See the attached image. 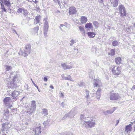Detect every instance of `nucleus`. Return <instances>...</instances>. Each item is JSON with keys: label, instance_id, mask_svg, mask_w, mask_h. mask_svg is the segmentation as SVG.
Masks as SVG:
<instances>
[{"label": "nucleus", "instance_id": "obj_1", "mask_svg": "<svg viewBox=\"0 0 135 135\" xmlns=\"http://www.w3.org/2000/svg\"><path fill=\"white\" fill-rule=\"evenodd\" d=\"M31 51V45L28 44L26 45L24 50H20V51L18 53L20 55H22L24 57L27 56L28 54L30 53Z\"/></svg>", "mask_w": 135, "mask_h": 135}, {"label": "nucleus", "instance_id": "obj_2", "mask_svg": "<svg viewBox=\"0 0 135 135\" xmlns=\"http://www.w3.org/2000/svg\"><path fill=\"white\" fill-rule=\"evenodd\" d=\"M7 92L8 94L11 95L13 99L15 101L18 99L17 97L20 94V91L17 90H11L10 88L8 89Z\"/></svg>", "mask_w": 135, "mask_h": 135}, {"label": "nucleus", "instance_id": "obj_3", "mask_svg": "<svg viewBox=\"0 0 135 135\" xmlns=\"http://www.w3.org/2000/svg\"><path fill=\"white\" fill-rule=\"evenodd\" d=\"M11 78H13V80L11 81L10 83V87L11 89L15 87L17 85V82L16 81V76L13 73H11L9 76Z\"/></svg>", "mask_w": 135, "mask_h": 135}, {"label": "nucleus", "instance_id": "obj_4", "mask_svg": "<svg viewBox=\"0 0 135 135\" xmlns=\"http://www.w3.org/2000/svg\"><path fill=\"white\" fill-rule=\"evenodd\" d=\"M47 18L46 17L44 20V21H45L44 26V34L45 37H46L47 36V32L49 27L48 23L47 21Z\"/></svg>", "mask_w": 135, "mask_h": 135}, {"label": "nucleus", "instance_id": "obj_5", "mask_svg": "<svg viewBox=\"0 0 135 135\" xmlns=\"http://www.w3.org/2000/svg\"><path fill=\"white\" fill-rule=\"evenodd\" d=\"M36 104L35 101L33 100L31 102V107L29 109V110L27 111V113L29 115L32 113L35 110Z\"/></svg>", "mask_w": 135, "mask_h": 135}, {"label": "nucleus", "instance_id": "obj_6", "mask_svg": "<svg viewBox=\"0 0 135 135\" xmlns=\"http://www.w3.org/2000/svg\"><path fill=\"white\" fill-rule=\"evenodd\" d=\"M95 124L94 121L87 120L83 126L86 128H90L94 127Z\"/></svg>", "mask_w": 135, "mask_h": 135}, {"label": "nucleus", "instance_id": "obj_7", "mask_svg": "<svg viewBox=\"0 0 135 135\" xmlns=\"http://www.w3.org/2000/svg\"><path fill=\"white\" fill-rule=\"evenodd\" d=\"M119 12L121 15L123 16H126L127 15V13L125 9V8L122 5H120L119 6Z\"/></svg>", "mask_w": 135, "mask_h": 135}, {"label": "nucleus", "instance_id": "obj_8", "mask_svg": "<svg viewBox=\"0 0 135 135\" xmlns=\"http://www.w3.org/2000/svg\"><path fill=\"white\" fill-rule=\"evenodd\" d=\"M119 97L118 93L114 92V91H112L110 93V99L111 100H115L119 99Z\"/></svg>", "mask_w": 135, "mask_h": 135}, {"label": "nucleus", "instance_id": "obj_9", "mask_svg": "<svg viewBox=\"0 0 135 135\" xmlns=\"http://www.w3.org/2000/svg\"><path fill=\"white\" fill-rule=\"evenodd\" d=\"M126 31L129 33H134L135 32V23H132L131 26H129L126 28Z\"/></svg>", "mask_w": 135, "mask_h": 135}, {"label": "nucleus", "instance_id": "obj_10", "mask_svg": "<svg viewBox=\"0 0 135 135\" xmlns=\"http://www.w3.org/2000/svg\"><path fill=\"white\" fill-rule=\"evenodd\" d=\"M17 12L19 13H21L24 16H27L29 13L28 12L26 9H24V8H19L17 11Z\"/></svg>", "mask_w": 135, "mask_h": 135}, {"label": "nucleus", "instance_id": "obj_11", "mask_svg": "<svg viewBox=\"0 0 135 135\" xmlns=\"http://www.w3.org/2000/svg\"><path fill=\"white\" fill-rule=\"evenodd\" d=\"M93 86L94 88L98 87H100L102 86L101 81L98 79H94L93 80Z\"/></svg>", "mask_w": 135, "mask_h": 135}, {"label": "nucleus", "instance_id": "obj_12", "mask_svg": "<svg viewBox=\"0 0 135 135\" xmlns=\"http://www.w3.org/2000/svg\"><path fill=\"white\" fill-rule=\"evenodd\" d=\"M67 64V62L62 63L61 64V66L62 69L64 70L71 69L74 68V67L73 66H70V65Z\"/></svg>", "mask_w": 135, "mask_h": 135}, {"label": "nucleus", "instance_id": "obj_13", "mask_svg": "<svg viewBox=\"0 0 135 135\" xmlns=\"http://www.w3.org/2000/svg\"><path fill=\"white\" fill-rule=\"evenodd\" d=\"M112 72L114 75H119L121 72L120 68L117 66L114 67L112 69Z\"/></svg>", "mask_w": 135, "mask_h": 135}, {"label": "nucleus", "instance_id": "obj_14", "mask_svg": "<svg viewBox=\"0 0 135 135\" xmlns=\"http://www.w3.org/2000/svg\"><path fill=\"white\" fill-rule=\"evenodd\" d=\"M10 124L7 123H4L2 125V128L1 129L2 131H7L10 128Z\"/></svg>", "mask_w": 135, "mask_h": 135}, {"label": "nucleus", "instance_id": "obj_15", "mask_svg": "<svg viewBox=\"0 0 135 135\" xmlns=\"http://www.w3.org/2000/svg\"><path fill=\"white\" fill-rule=\"evenodd\" d=\"M76 12V9L74 7H71L69 9V12L70 15L75 14Z\"/></svg>", "mask_w": 135, "mask_h": 135}, {"label": "nucleus", "instance_id": "obj_16", "mask_svg": "<svg viewBox=\"0 0 135 135\" xmlns=\"http://www.w3.org/2000/svg\"><path fill=\"white\" fill-rule=\"evenodd\" d=\"M77 112V108L75 107L71 110L70 112V114L71 115L69 116L70 117H74Z\"/></svg>", "mask_w": 135, "mask_h": 135}, {"label": "nucleus", "instance_id": "obj_17", "mask_svg": "<svg viewBox=\"0 0 135 135\" xmlns=\"http://www.w3.org/2000/svg\"><path fill=\"white\" fill-rule=\"evenodd\" d=\"M80 119L81 120V124L83 126L87 120L86 119L84 115H81Z\"/></svg>", "mask_w": 135, "mask_h": 135}, {"label": "nucleus", "instance_id": "obj_18", "mask_svg": "<svg viewBox=\"0 0 135 135\" xmlns=\"http://www.w3.org/2000/svg\"><path fill=\"white\" fill-rule=\"evenodd\" d=\"M11 98L9 97H6L3 100V102L6 104L9 103L10 102H11Z\"/></svg>", "mask_w": 135, "mask_h": 135}, {"label": "nucleus", "instance_id": "obj_19", "mask_svg": "<svg viewBox=\"0 0 135 135\" xmlns=\"http://www.w3.org/2000/svg\"><path fill=\"white\" fill-rule=\"evenodd\" d=\"M132 125L131 124L126 126V127L125 132H127V133L130 132L132 130Z\"/></svg>", "mask_w": 135, "mask_h": 135}, {"label": "nucleus", "instance_id": "obj_20", "mask_svg": "<svg viewBox=\"0 0 135 135\" xmlns=\"http://www.w3.org/2000/svg\"><path fill=\"white\" fill-rule=\"evenodd\" d=\"M41 127V126H39V127H37L35 130V134L36 135H39V134L41 133V131L40 130Z\"/></svg>", "mask_w": 135, "mask_h": 135}, {"label": "nucleus", "instance_id": "obj_21", "mask_svg": "<svg viewBox=\"0 0 135 135\" xmlns=\"http://www.w3.org/2000/svg\"><path fill=\"white\" fill-rule=\"evenodd\" d=\"M68 76H69L68 77H67L65 76L64 74H62L61 75L62 78L63 79H64L65 80H70L72 81H74L73 80V79L71 78V76H70V75H68Z\"/></svg>", "mask_w": 135, "mask_h": 135}, {"label": "nucleus", "instance_id": "obj_22", "mask_svg": "<svg viewBox=\"0 0 135 135\" xmlns=\"http://www.w3.org/2000/svg\"><path fill=\"white\" fill-rule=\"evenodd\" d=\"M102 91V89L100 88H99L98 89L96 92V97L98 99H100V97L101 94L100 92Z\"/></svg>", "mask_w": 135, "mask_h": 135}, {"label": "nucleus", "instance_id": "obj_23", "mask_svg": "<svg viewBox=\"0 0 135 135\" xmlns=\"http://www.w3.org/2000/svg\"><path fill=\"white\" fill-rule=\"evenodd\" d=\"M88 19L86 17L82 16L80 18V21L82 24L86 23Z\"/></svg>", "mask_w": 135, "mask_h": 135}, {"label": "nucleus", "instance_id": "obj_24", "mask_svg": "<svg viewBox=\"0 0 135 135\" xmlns=\"http://www.w3.org/2000/svg\"><path fill=\"white\" fill-rule=\"evenodd\" d=\"M41 17V16L40 15L36 16L35 17V19L34 20V23L35 24L39 23L40 22Z\"/></svg>", "mask_w": 135, "mask_h": 135}, {"label": "nucleus", "instance_id": "obj_25", "mask_svg": "<svg viewBox=\"0 0 135 135\" xmlns=\"http://www.w3.org/2000/svg\"><path fill=\"white\" fill-rule=\"evenodd\" d=\"M110 1L113 7H115L117 6L118 3V0H111Z\"/></svg>", "mask_w": 135, "mask_h": 135}, {"label": "nucleus", "instance_id": "obj_26", "mask_svg": "<svg viewBox=\"0 0 135 135\" xmlns=\"http://www.w3.org/2000/svg\"><path fill=\"white\" fill-rule=\"evenodd\" d=\"M116 108L114 107L111 109L108 110L105 112V113L108 114H111L114 112V110L116 109Z\"/></svg>", "mask_w": 135, "mask_h": 135}, {"label": "nucleus", "instance_id": "obj_27", "mask_svg": "<svg viewBox=\"0 0 135 135\" xmlns=\"http://www.w3.org/2000/svg\"><path fill=\"white\" fill-rule=\"evenodd\" d=\"M115 62L117 64H120L121 62L122 59L120 57H117L115 59Z\"/></svg>", "mask_w": 135, "mask_h": 135}, {"label": "nucleus", "instance_id": "obj_28", "mask_svg": "<svg viewBox=\"0 0 135 135\" xmlns=\"http://www.w3.org/2000/svg\"><path fill=\"white\" fill-rule=\"evenodd\" d=\"M87 34L90 38H93L95 37V34L93 32H89L87 33Z\"/></svg>", "mask_w": 135, "mask_h": 135}, {"label": "nucleus", "instance_id": "obj_29", "mask_svg": "<svg viewBox=\"0 0 135 135\" xmlns=\"http://www.w3.org/2000/svg\"><path fill=\"white\" fill-rule=\"evenodd\" d=\"M50 120L48 118L46 121H45L43 123V124L45 127H47L49 126V122Z\"/></svg>", "mask_w": 135, "mask_h": 135}, {"label": "nucleus", "instance_id": "obj_30", "mask_svg": "<svg viewBox=\"0 0 135 135\" xmlns=\"http://www.w3.org/2000/svg\"><path fill=\"white\" fill-rule=\"evenodd\" d=\"M85 27L86 28H89L91 29L93 28L92 24L90 23H89L86 24L85 25Z\"/></svg>", "mask_w": 135, "mask_h": 135}, {"label": "nucleus", "instance_id": "obj_31", "mask_svg": "<svg viewBox=\"0 0 135 135\" xmlns=\"http://www.w3.org/2000/svg\"><path fill=\"white\" fill-rule=\"evenodd\" d=\"M3 3L5 5L7 6H8L10 4V1L8 0H3L2 1Z\"/></svg>", "mask_w": 135, "mask_h": 135}, {"label": "nucleus", "instance_id": "obj_32", "mask_svg": "<svg viewBox=\"0 0 135 135\" xmlns=\"http://www.w3.org/2000/svg\"><path fill=\"white\" fill-rule=\"evenodd\" d=\"M109 55L113 56L115 54V51L114 49H112L110 50V52L108 53Z\"/></svg>", "mask_w": 135, "mask_h": 135}, {"label": "nucleus", "instance_id": "obj_33", "mask_svg": "<svg viewBox=\"0 0 135 135\" xmlns=\"http://www.w3.org/2000/svg\"><path fill=\"white\" fill-rule=\"evenodd\" d=\"M66 27L64 25L62 24H60L59 27V28L62 31H64L63 29H65Z\"/></svg>", "mask_w": 135, "mask_h": 135}, {"label": "nucleus", "instance_id": "obj_34", "mask_svg": "<svg viewBox=\"0 0 135 135\" xmlns=\"http://www.w3.org/2000/svg\"><path fill=\"white\" fill-rule=\"evenodd\" d=\"M48 114V110L47 109H43V115L44 116H46Z\"/></svg>", "mask_w": 135, "mask_h": 135}, {"label": "nucleus", "instance_id": "obj_35", "mask_svg": "<svg viewBox=\"0 0 135 135\" xmlns=\"http://www.w3.org/2000/svg\"><path fill=\"white\" fill-rule=\"evenodd\" d=\"M80 31L82 32V33H85V31L84 28L82 26H80L79 27Z\"/></svg>", "mask_w": 135, "mask_h": 135}, {"label": "nucleus", "instance_id": "obj_36", "mask_svg": "<svg viewBox=\"0 0 135 135\" xmlns=\"http://www.w3.org/2000/svg\"><path fill=\"white\" fill-rule=\"evenodd\" d=\"M119 44L118 42L116 40L114 41L112 43V44L113 46H117Z\"/></svg>", "mask_w": 135, "mask_h": 135}, {"label": "nucleus", "instance_id": "obj_37", "mask_svg": "<svg viewBox=\"0 0 135 135\" xmlns=\"http://www.w3.org/2000/svg\"><path fill=\"white\" fill-rule=\"evenodd\" d=\"M93 24L95 28H97L98 27L99 23L97 21H94L93 22Z\"/></svg>", "mask_w": 135, "mask_h": 135}, {"label": "nucleus", "instance_id": "obj_38", "mask_svg": "<svg viewBox=\"0 0 135 135\" xmlns=\"http://www.w3.org/2000/svg\"><path fill=\"white\" fill-rule=\"evenodd\" d=\"M78 85L79 86L82 87L84 86L85 83L83 81H80L78 83Z\"/></svg>", "mask_w": 135, "mask_h": 135}, {"label": "nucleus", "instance_id": "obj_39", "mask_svg": "<svg viewBox=\"0 0 135 135\" xmlns=\"http://www.w3.org/2000/svg\"><path fill=\"white\" fill-rule=\"evenodd\" d=\"M12 69V67L10 66L6 65V71H9Z\"/></svg>", "mask_w": 135, "mask_h": 135}, {"label": "nucleus", "instance_id": "obj_40", "mask_svg": "<svg viewBox=\"0 0 135 135\" xmlns=\"http://www.w3.org/2000/svg\"><path fill=\"white\" fill-rule=\"evenodd\" d=\"M63 2L64 3V4H63L64 7H67L68 6V4L69 3L68 1H64Z\"/></svg>", "mask_w": 135, "mask_h": 135}, {"label": "nucleus", "instance_id": "obj_41", "mask_svg": "<svg viewBox=\"0 0 135 135\" xmlns=\"http://www.w3.org/2000/svg\"><path fill=\"white\" fill-rule=\"evenodd\" d=\"M54 1L55 2L57 3L60 6H61L60 0H54Z\"/></svg>", "mask_w": 135, "mask_h": 135}, {"label": "nucleus", "instance_id": "obj_42", "mask_svg": "<svg viewBox=\"0 0 135 135\" xmlns=\"http://www.w3.org/2000/svg\"><path fill=\"white\" fill-rule=\"evenodd\" d=\"M39 27L38 26L35 27L33 28V30L35 32H38V30H39Z\"/></svg>", "mask_w": 135, "mask_h": 135}, {"label": "nucleus", "instance_id": "obj_43", "mask_svg": "<svg viewBox=\"0 0 135 135\" xmlns=\"http://www.w3.org/2000/svg\"><path fill=\"white\" fill-rule=\"evenodd\" d=\"M86 98H88L89 97V91L88 90H86Z\"/></svg>", "mask_w": 135, "mask_h": 135}, {"label": "nucleus", "instance_id": "obj_44", "mask_svg": "<svg viewBox=\"0 0 135 135\" xmlns=\"http://www.w3.org/2000/svg\"><path fill=\"white\" fill-rule=\"evenodd\" d=\"M71 114H70V113L69 114H66L64 116V117H63V119H65L67 117H70V116H69Z\"/></svg>", "mask_w": 135, "mask_h": 135}, {"label": "nucleus", "instance_id": "obj_45", "mask_svg": "<svg viewBox=\"0 0 135 135\" xmlns=\"http://www.w3.org/2000/svg\"><path fill=\"white\" fill-rule=\"evenodd\" d=\"M70 42H71L70 44V46L74 44V43L75 42V41L73 39H72L71 40Z\"/></svg>", "mask_w": 135, "mask_h": 135}, {"label": "nucleus", "instance_id": "obj_46", "mask_svg": "<svg viewBox=\"0 0 135 135\" xmlns=\"http://www.w3.org/2000/svg\"><path fill=\"white\" fill-rule=\"evenodd\" d=\"M64 135H75L72 133L70 132H69L67 133L66 134H64Z\"/></svg>", "mask_w": 135, "mask_h": 135}, {"label": "nucleus", "instance_id": "obj_47", "mask_svg": "<svg viewBox=\"0 0 135 135\" xmlns=\"http://www.w3.org/2000/svg\"><path fill=\"white\" fill-rule=\"evenodd\" d=\"M47 78L48 77L47 76H45V77H44V81L46 82L48 80Z\"/></svg>", "mask_w": 135, "mask_h": 135}, {"label": "nucleus", "instance_id": "obj_48", "mask_svg": "<svg viewBox=\"0 0 135 135\" xmlns=\"http://www.w3.org/2000/svg\"><path fill=\"white\" fill-rule=\"evenodd\" d=\"M31 81H32V82L33 85L35 86L36 87V88H37V89H38V86L36 85L34 82L32 80V79H31Z\"/></svg>", "mask_w": 135, "mask_h": 135}, {"label": "nucleus", "instance_id": "obj_49", "mask_svg": "<svg viewBox=\"0 0 135 135\" xmlns=\"http://www.w3.org/2000/svg\"><path fill=\"white\" fill-rule=\"evenodd\" d=\"M9 113V111L8 109H7L6 111L5 112V115H6V114H7V115Z\"/></svg>", "mask_w": 135, "mask_h": 135}, {"label": "nucleus", "instance_id": "obj_50", "mask_svg": "<svg viewBox=\"0 0 135 135\" xmlns=\"http://www.w3.org/2000/svg\"><path fill=\"white\" fill-rule=\"evenodd\" d=\"M132 124L134 125V130L135 131V120L133 122H130Z\"/></svg>", "mask_w": 135, "mask_h": 135}, {"label": "nucleus", "instance_id": "obj_51", "mask_svg": "<svg viewBox=\"0 0 135 135\" xmlns=\"http://www.w3.org/2000/svg\"><path fill=\"white\" fill-rule=\"evenodd\" d=\"M24 87L25 88V89L26 90H28V86L27 85H25L24 86Z\"/></svg>", "mask_w": 135, "mask_h": 135}, {"label": "nucleus", "instance_id": "obj_52", "mask_svg": "<svg viewBox=\"0 0 135 135\" xmlns=\"http://www.w3.org/2000/svg\"><path fill=\"white\" fill-rule=\"evenodd\" d=\"M64 102H62L61 103V105L62 106V107L63 108H64Z\"/></svg>", "mask_w": 135, "mask_h": 135}, {"label": "nucleus", "instance_id": "obj_53", "mask_svg": "<svg viewBox=\"0 0 135 135\" xmlns=\"http://www.w3.org/2000/svg\"><path fill=\"white\" fill-rule=\"evenodd\" d=\"M60 96L61 97H62V98H63L64 97V94L62 93H61V92L60 93Z\"/></svg>", "mask_w": 135, "mask_h": 135}, {"label": "nucleus", "instance_id": "obj_54", "mask_svg": "<svg viewBox=\"0 0 135 135\" xmlns=\"http://www.w3.org/2000/svg\"><path fill=\"white\" fill-rule=\"evenodd\" d=\"M119 120H117V121H116L117 123H116V124L115 125V126H117L118 124V123H119Z\"/></svg>", "mask_w": 135, "mask_h": 135}, {"label": "nucleus", "instance_id": "obj_55", "mask_svg": "<svg viewBox=\"0 0 135 135\" xmlns=\"http://www.w3.org/2000/svg\"><path fill=\"white\" fill-rule=\"evenodd\" d=\"M50 88H51V89H54V86H53V85H51L50 86Z\"/></svg>", "mask_w": 135, "mask_h": 135}, {"label": "nucleus", "instance_id": "obj_56", "mask_svg": "<svg viewBox=\"0 0 135 135\" xmlns=\"http://www.w3.org/2000/svg\"><path fill=\"white\" fill-rule=\"evenodd\" d=\"M99 2L100 3H103V0H98Z\"/></svg>", "mask_w": 135, "mask_h": 135}, {"label": "nucleus", "instance_id": "obj_57", "mask_svg": "<svg viewBox=\"0 0 135 135\" xmlns=\"http://www.w3.org/2000/svg\"><path fill=\"white\" fill-rule=\"evenodd\" d=\"M132 89H135V85H133L132 88Z\"/></svg>", "mask_w": 135, "mask_h": 135}, {"label": "nucleus", "instance_id": "obj_58", "mask_svg": "<svg viewBox=\"0 0 135 135\" xmlns=\"http://www.w3.org/2000/svg\"><path fill=\"white\" fill-rule=\"evenodd\" d=\"M3 11L4 12H6V9L4 7H3Z\"/></svg>", "mask_w": 135, "mask_h": 135}, {"label": "nucleus", "instance_id": "obj_59", "mask_svg": "<svg viewBox=\"0 0 135 135\" xmlns=\"http://www.w3.org/2000/svg\"><path fill=\"white\" fill-rule=\"evenodd\" d=\"M74 50H77V52L78 53V49L76 48H74Z\"/></svg>", "mask_w": 135, "mask_h": 135}, {"label": "nucleus", "instance_id": "obj_60", "mask_svg": "<svg viewBox=\"0 0 135 135\" xmlns=\"http://www.w3.org/2000/svg\"><path fill=\"white\" fill-rule=\"evenodd\" d=\"M55 12L56 13H57L58 12H60V11L58 10H57V11H56Z\"/></svg>", "mask_w": 135, "mask_h": 135}, {"label": "nucleus", "instance_id": "obj_61", "mask_svg": "<svg viewBox=\"0 0 135 135\" xmlns=\"http://www.w3.org/2000/svg\"><path fill=\"white\" fill-rule=\"evenodd\" d=\"M13 31L15 32V33H16L17 35H18L17 33V32H16V31L15 30H13Z\"/></svg>", "mask_w": 135, "mask_h": 135}, {"label": "nucleus", "instance_id": "obj_62", "mask_svg": "<svg viewBox=\"0 0 135 135\" xmlns=\"http://www.w3.org/2000/svg\"><path fill=\"white\" fill-rule=\"evenodd\" d=\"M32 1L34 2H36V0H32Z\"/></svg>", "mask_w": 135, "mask_h": 135}, {"label": "nucleus", "instance_id": "obj_63", "mask_svg": "<svg viewBox=\"0 0 135 135\" xmlns=\"http://www.w3.org/2000/svg\"><path fill=\"white\" fill-rule=\"evenodd\" d=\"M93 91H95L94 90V89H93Z\"/></svg>", "mask_w": 135, "mask_h": 135}, {"label": "nucleus", "instance_id": "obj_64", "mask_svg": "<svg viewBox=\"0 0 135 135\" xmlns=\"http://www.w3.org/2000/svg\"><path fill=\"white\" fill-rule=\"evenodd\" d=\"M47 85V84H46V83H45V84H44V85Z\"/></svg>", "mask_w": 135, "mask_h": 135}]
</instances>
